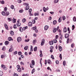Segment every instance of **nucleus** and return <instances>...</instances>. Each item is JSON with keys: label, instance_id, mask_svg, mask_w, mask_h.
<instances>
[{"label": "nucleus", "instance_id": "39", "mask_svg": "<svg viewBox=\"0 0 76 76\" xmlns=\"http://www.w3.org/2000/svg\"><path fill=\"white\" fill-rule=\"evenodd\" d=\"M67 31H68V34H70V29L69 28V27H68L67 28Z\"/></svg>", "mask_w": 76, "mask_h": 76}, {"label": "nucleus", "instance_id": "8", "mask_svg": "<svg viewBox=\"0 0 76 76\" xmlns=\"http://www.w3.org/2000/svg\"><path fill=\"white\" fill-rule=\"evenodd\" d=\"M4 26L6 29H7V30H9V29L8 28V26H7V24H4Z\"/></svg>", "mask_w": 76, "mask_h": 76}, {"label": "nucleus", "instance_id": "58", "mask_svg": "<svg viewBox=\"0 0 76 76\" xmlns=\"http://www.w3.org/2000/svg\"><path fill=\"white\" fill-rule=\"evenodd\" d=\"M20 13H22V12H23V10H20L19 11Z\"/></svg>", "mask_w": 76, "mask_h": 76}, {"label": "nucleus", "instance_id": "38", "mask_svg": "<svg viewBox=\"0 0 76 76\" xmlns=\"http://www.w3.org/2000/svg\"><path fill=\"white\" fill-rule=\"evenodd\" d=\"M32 22L33 24H34V23H35L36 21L35 19L32 20Z\"/></svg>", "mask_w": 76, "mask_h": 76}, {"label": "nucleus", "instance_id": "44", "mask_svg": "<svg viewBox=\"0 0 76 76\" xmlns=\"http://www.w3.org/2000/svg\"><path fill=\"white\" fill-rule=\"evenodd\" d=\"M31 63H32V64H33V65H35V61H34L32 60L31 61Z\"/></svg>", "mask_w": 76, "mask_h": 76}, {"label": "nucleus", "instance_id": "30", "mask_svg": "<svg viewBox=\"0 0 76 76\" xmlns=\"http://www.w3.org/2000/svg\"><path fill=\"white\" fill-rule=\"evenodd\" d=\"M35 72V69H33L31 73L32 74H33L34 72Z\"/></svg>", "mask_w": 76, "mask_h": 76}, {"label": "nucleus", "instance_id": "15", "mask_svg": "<svg viewBox=\"0 0 76 76\" xmlns=\"http://www.w3.org/2000/svg\"><path fill=\"white\" fill-rule=\"evenodd\" d=\"M1 66L2 68H3L4 70V69H6V66L3 64H2L1 65Z\"/></svg>", "mask_w": 76, "mask_h": 76}, {"label": "nucleus", "instance_id": "32", "mask_svg": "<svg viewBox=\"0 0 76 76\" xmlns=\"http://www.w3.org/2000/svg\"><path fill=\"white\" fill-rule=\"evenodd\" d=\"M34 51H37V47H35L34 48Z\"/></svg>", "mask_w": 76, "mask_h": 76}, {"label": "nucleus", "instance_id": "61", "mask_svg": "<svg viewBox=\"0 0 76 76\" xmlns=\"http://www.w3.org/2000/svg\"><path fill=\"white\" fill-rule=\"evenodd\" d=\"M53 41L54 43H56V42H57V40L56 39L53 40Z\"/></svg>", "mask_w": 76, "mask_h": 76}, {"label": "nucleus", "instance_id": "56", "mask_svg": "<svg viewBox=\"0 0 76 76\" xmlns=\"http://www.w3.org/2000/svg\"><path fill=\"white\" fill-rule=\"evenodd\" d=\"M13 76H18V74L15 73L13 75Z\"/></svg>", "mask_w": 76, "mask_h": 76}, {"label": "nucleus", "instance_id": "31", "mask_svg": "<svg viewBox=\"0 0 76 76\" xmlns=\"http://www.w3.org/2000/svg\"><path fill=\"white\" fill-rule=\"evenodd\" d=\"M7 20L9 21V22L12 21V18H7Z\"/></svg>", "mask_w": 76, "mask_h": 76}, {"label": "nucleus", "instance_id": "19", "mask_svg": "<svg viewBox=\"0 0 76 76\" xmlns=\"http://www.w3.org/2000/svg\"><path fill=\"white\" fill-rule=\"evenodd\" d=\"M57 21L56 20H54L53 21V25H56L57 23Z\"/></svg>", "mask_w": 76, "mask_h": 76}, {"label": "nucleus", "instance_id": "2", "mask_svg": "<svg viewBox=\"0 0 76 76\" xmlns=\"http://www.w3.org/2000/svg\"><path fill=\"white\" fill-rule=\"evenodd\" d=\"M16 25L18 27H19V26H20L21 25V24L20 23V22H19V21L18 20L17 23Z\"/></svg>", "mask_w": 76, "mask_h": 76}, {"label": "nucleus", "instance_id": "22", "mask_svg": "<svg viewBox=\"0 0 76 76\" xmlns=\"http://www.w3.org/2000/svg\"><path fill=\"white\" fill-rule=\"evenodd\" d=\"M17 70L18 72H21L22 70L20 68H18Z\"/></svg>", "mask_w": 76, "mask_h": 76}, {"label": "nucleus", "instance_id": "12", "mask_svg": "<svg viewBox=\"0 0 76 76\" xmlns=\"http://www.w3.org/2000/svg\"><path fill=\"white\" fill-rule=\"evenodd\" d=\"M58 48L60 51H62V47H61V46H59Z\"/></svg>", "mask_w": 76, "mask_h": 76}, {"label": "nucleus", "instance_id": "18", "mask_svg": "<svg viewBox=\"0 0 76 76\" xmlns=\"http://www.w3.org/2000/svg\"><path fill=\"white\" fill-rule=\"evenodd\" d=\"M30 67L31 68H34V65H33V64H32L31 63L30 64Z\"/></svg>", "mask_w": 76, "mask_h": 76}, {"label": "nucleus", "instance_id": "4", "mask_svg": "<svg viewBox=\"0 0 76 76\" xmlns=\"http://www.w3.org/2000/svg\"><path fill=\"white\" fill-rule=\"evenodd\" d=\"M45 42V39H43L42 40V42H41V45L42 46L44 44V42Z\"/></svg>", "mask_w": 76, "mask_h": 76}, {"label": "nucleus", "instance_id": "45", "mask_svg": "<svg viewBox=\"0 0 76 76\" xmlns=\"http://www.w3.org/2000/svg\"><path fill=\"white\" fill-rule=\"evenodd\" d=\"M66 61H64L63 62V64L64 66H66Z\"/></svg>", "mask_w": 76, "mask_h": 76}, {"label": "nucleus", "instance_id": "7", "mask_svg": "<svg viewBox=\"0 0 76 76\" xmlns=\"http://www.w3.org/2000/svg\"><path fill=\"white\" fill-rule=\"evenodd\" d=\"M49 44L50 45H53V44H54V42H53V41L51 40V41L49 42Z\"/></svg>", "mask_w": 76, "mask_h": 76}, {"label": "nucleus", "instance_id": "54", "mask_svg": "<svg viewBox=\"0 0 76 76\" xmlns=\"http://www.w3.org/2000/svg\"><path fill=\"white\" fill-rule=\"evenodd\" d=\"M7 10V7H5L4 8V11L5 12H6Z\"/></svg>", "mask_w": 76, "mask_h": 76}, {"label": "nucleus", "instance_id": "14", "mask_svg": "<svg viewBox=\"0 0 76 76\" xmlns=\"http://www.w3.org/2000/svg\"><path fill=\"white\" fill-rule=\"evenodd\" d=\"M26 10H28V9H29V5H27L26 6Z\"/></svg>", "mask_w": 76, "mask_h": 76}, {"label": "nucleus", "instance_id": "24", "mask_svg": "<svg viewBox=\"0 0 76 76\" xmlns=\"http://www.w3.org/2000/svg\"><path fill=\"white\" fill-rule=\"evenodd\" d=\"M3 74V71H0V76H2Z\"/></svg>", "mask_w": 76, "mask_h": 76}, {"label": "nucleus", "instance_id": "37", "mask_svg": "<svg viewBox=\"0 0 76 76\" xmlns=\"http://www.w3.org/2000/svg\"><path fill=\"white\" fill-rule=\"evenodd\" d=\"M36 42H37V40L35 39L34 40H33V43L34 44H35Z\"/></svg>", "mask_w": 76, "mask_h": 76}, {"label": "nucleus", "instance_id": "29", "mask_svg": "<svg viewBox=\"0 0 76 76\" xmlns=\"http://www.w3.org/2000/svg\"><path fill=\"white\" fill-rule=\"evenodd\" d=\"M61 17L59 18L58 19V22H61Z\"/></svg>", "mask_w": 76, "mask_h": 76}, {"label": "nucleus", "instance_id": "43", "mask_svg": "<svg viewBox=\"0 0 76 76\" xmlns=\"http://www.w3.org/2000/svg\"><path fill=\"white\" fill-rule=\"evenodd\" d=\"M62 18L63 20H64L66 19V17L64 16V15L63 16Z\"/></svg>", "mask_w": 76, "mask_h": 76}, {"label": "nucleus", "instance_id": "50", "mask_svg": "<svg viewBox=\"0 0 76 76\" xmlns=\"http://www.w3.org/2000/svg\"><path fill=\"white\" fill-rule=\"evenodd\" d=\"M13 28H14V29H16V28H17V27L16 26V24H15L13 26Z\"/></svg>", "mask_w": 76, "mask_h": 76}, {"label": "nucleus", "instance_id": "41", "mask_svg": "<svg viewBox=\"0 0 76 76\" xmlns=\"http://www.w3.org/2000/svg\"><path fill=\"white\" fill-rule=\"evenodd\" d=\"M73 21H74V22H76V17H74L73 18Z\"/></svg>", "mask_w": 76, "mask_h": 76}, {"label": "nucleus", "instance_id": "34", "mask_svg": "<svg viewBox=\"0 0 76 76\" xmlns=\"http://www.w3.org/2000/svg\"><path fill=\"white\" fill-rule=\"evenodd\" d=\"M2 50L3 51H5V50H6V47L4 46L2 49Z\"/></svg>", "mask_w": 76, "mask_h": 76}, {"label": "nucleus", "instance_id": "28", "mask_svg": "<svg viewBox=\"0 0 76 76\" xmlns=\"http://www.w3.org/2000/svg\"><path fill=\"white\" fill-rule=\"evenodd\" d=\"M22 22L23 23H25L26 22V19L25 18H23L22 20Z\"/></svg>", "mask_w": 76, "mask_h": 76}, {"label": "nucleus", "instance_id": "33", "mask_svg": "<svg viewBox=\"0 0 76 76\" xmlns=\"http://www.w3.org/2000/svg\"><path fill=\"white\" fill-rule=\"evenodd\" d=\"M51 62V61L50 59H49L48 60V64H50Z\"/></svg>", "mask_w": 76, "mask_h": 76}, {"label": "nucleus", "instance_id": "20", "mask_svg": "<svg viewBox=\"0 0 76 76\" xmlns=\"http://www.w3.org/2000/svg\"><path fill=\"white\" fill-rule=\"evenodd\" d=\"M24 49L25 50H28V46H26L24 48Z\"/></svg>", "mask_w": 76, "mask_h": 76}, {"label": "nucleus", "instance_id": "51", "mask_svg": "<svg viewBox=\"0 0 76 76\" xmlns=\"http://www.w3.org/2000/svg\"><path fill=\"white\" fill-rule=\"evenodd\" d=\"M11 48H10L9 50V52H12V47H11Z\"/></svg>", "mask_w": 76, "mask_h": 76}, {"label": "nucleus", "instance_id": "3", "mask_svg": "<svg viewBox=\"0 0 76 76\" xmlns=\"http://www.w3.org/2000/svg\"><path fill=\"white\" fill-rule=\"evenodd\" d=\"M17 40L18 42H20L22 41V38L20 37H19L17 38Z\"/></svg>", "mask_w": 76, "mask_h": 76}, {"label": "nucleus", "instance_id": "40", "mask_svg": "<svg viewBox=\"0 0 76 76\" xmlns=\"http://www.w3.org/2000/svg\"><path fill=\"white\" fill-rule=\"evenodd\" d=\"M12 20H13V23H16V19L13 18Z\"/></svg>", "mask_w": 76, "mask_h": 76}, {"label": "nucleus", "instance_id": "63", "mask_svg": "<svg viewBox=\"0 0 76 76\" xmlns=\"http://www.w3.org/2000/svg\"><path fill=\"white\" fill-rule=\"evenodd\" d=\"M58 35H56V39H58Z\"/></svg>", "mask_w": 76, "mask_h": 76}, {"label": "nucleus", "instance_id": "26", "mask_svg": "<svg viewBox=\"0 0 76 76\" xmlns=\"http://www.w3.org/2000/svg\"><path fill=\"white\" fill-rule=\"evenodd\" d=\"M28 28V26H26L25 27H23V31H25L26 30V29H27Z\"/></svg>", "mask_w": 76, "mask_h": 76}, {"label": "nucleus", "instance_id": "23", "mask_svg": "<svg viewBox=\"0 0 76 76\" xmlns=\"http://www.w3.org/2000/svg\"><path fill=\"white\" fill-rule=\"evenodd\" d=\"M43 10L44 12H46V11H47V10L46 8H45V7H43Z\"/></svg>", "mask_w": 76, "mask_h": 76}, {"label": "nucleus", "instance_id": "42", "mask_svg": "<svg viewBox=\"0 0 76 76\" xmlns=\"http://www.w3.org/2000/svg\"><path fill=\"white\" fill-rule=\"evenodd\" d=\"M23 5L24 6H28V5H29V4L27 3H24L23 4Z\"/></svg>", "mask_w": 76, "mask_h": 76}, {"label": "nucleus", "instance_id": "52", "mask_svg": "<svg viewBox=\"0 0 76 76\" xmlns=\"http://www.w3.org/2000/svg\"><path fill=\"white\" fill-rule=\"evenodd\" d=\"M20 64L21 65H24V64H24V63H23V62L22 61H21L20 62Z\"/></svg>", "mask_w": 76, "mask_h": 76}, {"label": "nucleus", "instance_id": "36", "mask_svg": "<svg viewBox=\"0 0 76 76\" xmlns=\"http://www.w3.org/2000/svg\"><path fill=\"white\" fill-rule=\"evenodd\" d=\"M31 51H33V46H31V49H30Z\"/></svg>", "mask_w": 76, "mask_h": 76}, {"label": "nucleus", "instance_id": "64", "mask_svg": "<svg viewBox=\"0 0 76 76\" xmlns=\"http://www.w3.org/2000/svg\"><path fill=\"white\" fill-rule=\"evenodd\" d=\"M1 4H4V1H1Z\"/></svg>", "mask_w": 76, "mask_h": 76}, {"label": "nucleus", "instance_id": "16", "mask_svg": "<svg viewBox=\"0 0 76 76\" xmlns=\"http://www.w3.org/2000/svg\"><path fill=\"white\" fill-rule=\"evenodd\" d=\"M8 40L9 41H10L11 40L13 41V39H12V37H10L8 38Z\"/></svg>", "mask_w": 76, "mask_h": 76}, {"label": "nucleus", "instance_id": "13", "mask_svg": "<svg viewBox=\"0 0 76 76\" xmlns=\"http://www.w3.org/2000/svg\"><path fill=\"white\" fill-rule=\"evenodd\" d=\"M10 32L11 35H14V32L13 31H11Z\"/></svg>", "mask_w": 76, "mask_h": 76}, {"label": "nucleus", "instance_id": "17", "mask_svg": "<svg viewBox=\"0 0 76 76\" xmlns=\"http://www.w3.org/2000/svg\"><path fill=\"white\" fill-rule=\"evenodd\" d=\"M64 32H67V28H66V27H64Z\"/></svg>", "mask_w": 76, "mask_h": 76}, {"label": "nucleus", "instance_id": "1", "mask_svg": "<svg viewBox=\"0 0 76 76\" xmlns=\"http://www.w3.org/2000/svg\"><path fill=\"white\" fill-rule=\"evenodd\" d=\"M1 14L3 16H7L9 15V12H7L5 13L4 11H3L1 12Z\"/></svg>", "mask_w": 76, "mask_h": 76}, {"label": "nucleus", "instance_id": "59", "mask_svg": "<svg viewBox=\"0 0 76 76\" xmlns=\"http://www.w3.org/2000/svg\"><path fill=\"white\" fill-rule=\"evenodd\" d=\"M75 25H73L72 26V30H74V29H75Z\"/></svg>", "mask_w": 76, "mask_h": 76}, {"label": "nucleus", "instance_id": "47", "mask_svg": "<svg viewBox=\"0 0 76 76\" xmlns=\"http://www.w3.org/2000/svg\"><path fill=\"white\" fill-rule=\"evenodd\" d=\"M34 15L35 16H38V15H39V13H34Z\"/></svg>", "mask_w": 76, "mask_h": 76}, {"label": "nucleus", "instance_id": "10", "mask_svg": "<svg viewBox=\"0 0 76 76\" xmlns=\"http://www.w3.org/2000/svg\"><path fill=\"white\" fill-rule=\"evenodd\" d=\"M48 28H49V27L48 26H45V31H47L48 29Z\"/></svg>", "mask_w": 76, "mask_h": 76}, {"label": "nucleus", "instance_id": "35", "mask_svg": "<svg viewBox=\"0 0 76 76\" xmlns=\"http://www.w3.org/2000/svg\"><path fill=\"white\" fill-rule=\"evenodd\" d=\"M69 39H70L69 38H68L67 39V41L66 42V44H68V43H69Z\"/></svg>", "mask_w": 76, "mask_h": 76}, {"label": "nucleus", "instance_id": "5", "mask_svg": "<svg viewBox=\"0 0 76 76\" xmlns=\"http://www.w3.org/2000/svg\"><path fill=\"white\" fill-rule=\"evenodd\" d=\"M69 35L68 34H65V38H67L69 37Z\"/></svg>", "mask_w": 76, "mask_h": 76}, {"label": "nucleus", "instance_id": "11", "mask_svg": "<svg viewBox=\"0 0 76 76\" xmlns=\"http://www.w3.org/2000/svg\"><path fill=\"white\" fill-rule=\"evenodd\" d=\"M28 26H32V23L31 22H29L28 24Z\"/></svg>", "mask_w": 76, "mask_h": 76}, {"label": "nucleus", "instance_id": "25", "mask_svg": "<svg viewBox=\"0 0 76 76\" xmlns=\"http://www.w3.org/2000/svg\"><path fill=\"white\" fill-rule=\"evenodd\" d=\"M9 42H8V41H6L5 42V43H4V44H5V45H8V44H9Z\"/></svg>", "mask_w": 76, "mask_h": 76}, {"label": "nucleus", "instance_id": "21", "mask_svg": "<svg viewBox=\"0 0 76 76\" xmlns=\"http://www.w3.org/2000/svg\"><path fill=\"white\" fill-rule=\"evenodd\" d=\"M23 28L21 27H20V32H23Z\"/></svg>", "mask_w": 76, "mask_h": 76}, {"label": "nucleus", "instance_id": "48", "mask_svg": "<svg viewBox=\"0 0 76 76\" xmlns=\"http://www.w3.org/2000/svg\"><path fill=\"white\" fill-rule=\"evenodd\" d=\"M29 39H26L25 40V42H29Z\"/></svg>", "mask_w": 76, "mask_h": 76}, {"label": "nucleus", "instance_id": "57", "mask_svg": "<svg viewBox=\"0 0 76 76\" xmlns=\"http://www.w3.org/2000/svg\"><path fill=\"white\" fill-rule=\"evenodd\" d=\"M18 54L19 56H20L22 54V52H18Z\"/></svg>", "mask_w": 76, "mask_h": 76}, {"label": "nucleus", "instance_id": "49", "mask_svg": "<svg viewBox=\"0 0 76 76\" xmlns=\"http://www.w3.org/2000/svg\"><path fill=\"white\" fill-rule=\"evenodd\" d=\"M54 2L55 3H57L58 2V0H55L54 1Z\"/></svg>", "mask_w": 76, "mask_h": 76}, {"label": "nucleus", "instance_id": "55", "mask_svg": "<svg viewBox=\"0 0 76 76\" xmlns=\"http://www.w3.org/2000/svg\"><path fill=\"white\" fill-rule=\"evenodd\" d=\"M51 58H52V59H53V60H54V56H53V55H52L51 56Z\"/></svg>", "mask_w": 76, "mask_h": 76}, {"label": "nucleus", "instance_id": "62", "mask_svg": "<svg viewBox=\"0 0 76 76\" xmlns=\"http://www.w3.org/2000/svg\"><path fill=\"white\" fill-rule=\"evenodd\" d=\"M74 46V43H72L71 45V47L72 48H73V46Z\"/></svg>", "mask_w": 76, "mask_h": 76}, {"label": "nucleus", "instance_id": "60", "mask_svg": "<svg viewBox=\"0 0 76 76\" xmlns=\"http://www.w3.org/2000/svg\"><path fill=\"white\" fill-rule=\"evenodd\" d=\"M58 32H59L60 34H61V31L60 30V29H58L57 30Z\"/></svg>", "mask_w": 76, "mask_h": 76}, {"label": "nucleus", "instance_id": "6", "mask_svg": "<svg viewBox=\"0 0 76 76\" xmlns=\"http://www.w3.org/2000/svg\"><path fill=\"white\" fill-rule=\"evenodd\" d=\"M7 57V56L6 55H2L1 56V58H5V57Z\"/></svg>", "mask_w": 76, "mask_h": 76}, {"label": "nucleus", "instance_id": "27", "mask_svg": "<svg viewBox=\"0 0 76 76\" xmlns=\"http://www.w3.org/2000/svg\"><path fill=\"white\" fill-rule=\"evenodd\" d=\"M10 8L12 9H15V7L13 5H11V6Z\"/></svg>", "mask_w": 76, "mask_h": 76}, {"label": "nucleus", "instance_id": "46", "mask_svg": "<svg viewBox=\"0 0 76 76\" xmlns=\"http://www.w3.org/2000/svg\"><path fill=\"white\" fill-rule=\"evenodd\" d=\"M33 29L34 31L36 30L37 29V27H33Z\"/></svg>", "mask_w": 76, "mask_h": 76}, {"label": "nucleus", "instance_id": "53", "mask_svg": "<svg viewBox=\"0 0 76 76\" xmlns=\"http://www.w3.org/2000/svg\"><path fill=\"white\" fill-rule=\"evenodd\" d=\"M59 57H60L61 60V59H62V56H61V54H60Z\"/></svg>", "mask_w": 76, "mask_h": 76}, {"label": "nucleus", "instance_id": "9", "mask_svg": "<svg viewBox=\"0 0 76 76\" xmlns=\"http://www.w3.org/2000/svg\"><path fill=\"white\" fill-rule=\"evenodd\" d=\"M57 31V28H56L54 27L53 28V32H56Z\"/></svg>", "mask_w": 76, "mask_h": 76}]
</instances>
